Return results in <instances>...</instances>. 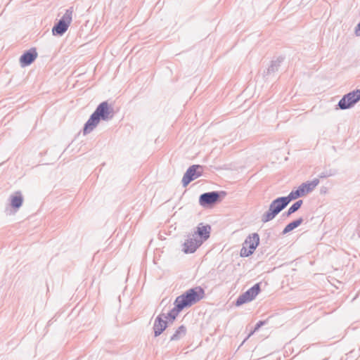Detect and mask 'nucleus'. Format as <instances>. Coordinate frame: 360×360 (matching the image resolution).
Here are the masks:
<instances>
[{
	"label": "nucleus",
	"instance_id": "f257e3e1",
	"mask_svg": "<svg viewBox=\"0 0 360 360\" xmlns=\"http://www.w3.org/2000/svg\"><path fill=\"white\" fill-rule=\"evenodd\" d=\"M113 117V108L108 101L101 103L95 111L90 115L89 120L84 124L83 134L84 135L91 132L98 125L100 120L108 121Z\"/></svg>",
	"mask_w": 360,
	"mask_h": 360
},
{
	"label": "nucleus",
	"instance_id": "f03ea898",
	"mask_svg": "<svg viewBox=\"0 0 360 360\" xmlns=\"http://www.w3.org/2000/svg\"><path fill=\"white\" fill-rule=\"evenodd\" d=\"M205 296V290L200 286H196L186 290L176 297V302H179L184 308L190 307L198 302Z\"/></svg>",
	"mask_w": 360,
	"mask_h": 360
},
{
	"label": "nucleus",
	"instance_id": "7ed1b4c3",
	"mask_svg": "<svg viewBox=\"0 0 360 360\" xmlns=\"http://www.w3.org/2000/svg\"><path fill=\"white\" fill-rule=\"evenodd\" d=\"M290 203L285 196L278 197L269 205V210L261 217V221L266 223L273 220Z\"/></svg>",
	"mask_w": 360,
	"mask_h": 360
},
{
	"label": "nucleus",
	"instance_id": "20e7f679",
	"mask_svg": "<svg viewBox=\"0 0 360 360\" xmlns=\"http://www.w3.org/2000/svg\"><path fill=\"white\" fill-rule=\"evenodd\" d=\"M73 8L70 7L65 11L62 18L53 25L52 34L53 36H62L68 30L72 19Z\"/></svg>",
	"mask_w": 360,
	"mask_h": 360
},
{
	"label": "nucleus",
	"instance_id": "39448f33",
	"mask_svg": "<svg viewBox=\"0 0 360 360\" xmlns=\"http://www.w3.org/2000/svg\"><path fill=\"white\" fill-rule=\"evenodd\" d=\"M226 195V191H210L201 194L199 197V204L205 208L212 207L219 202Z\"/></svg>",
	"mask_w": 360,
	"mask_h": 360
},
{
	"label": "nucleus",
	"instance_id": "423d86ee",
	"mask_svg": "<svg viewBox=\"0 0 360 360\" xmlns=\"http://www.w3.org/2000/svg\"><path fill=\"white\" fill-rule=\"evenodd\" d=\"M360 101V89H356L344 95L339 101L338 106L341 110H347L352 108Z\"/></svg>",
	"mask_w": 360,
	"mask_h": 360
},
{
	"label": "nucleus",
	"instance_id": "0eeeda50",
	"mask_svg": "<svg viewBox=\"0 0 360 360\" xmlns=\"http://www.w3.org/2000/svg\"><path fill=\"white\" fill-rule=\"evenodd\" d=\"M259 243V236L257 233L250 235L245 239L243 246L240 250L241 257H248L251 255Z\"/></svg>",
	"mask_w": 360,
	"mask_h": 360
},
{
	"label": "nucleus",
	"instance_id": "6e6552de",
	"mask_svg": "<svg viewBox=\"0 0 360 360\" xmlns=\"http://www.w3.org/2000/svg\"><path fill=\"white\" fill-rule=\"evenodd\" d=\"M261 291L260 283H256L247 291L239 295L235 302L236 307L253 300Z\"/></svg>",
	"mask_w": 360,
	"mask_h": 360
},
{
	"label": "nucleus",
	"instance_id": "1a4fd4ad",
	"mask_svg": "<svg viewBox=\"0 0 360 360\" xmlns=\"http://www.w3.org/2000/svg\"><path fill=\"white\" fill-rule=\"evenodd\" d=\"M202 174V166L200 165H193L189 167L184 176L181 182L184 187L187 186L192 181L201 176Z\"/></svg>",
	"mask_w": 360,
	"mask_h": 360
},
{
	"label": "nucleus",
	"instance_id": "9d476101",
	"mask_svg": "<svg viewBox=\"0 0 360 360\" xmlns=\"http://www.w3.org/2000/svg\"><path fill=\"white\" fill-rule=\"evenodd\" d=\"M202 244V240H198L191 234L188 236V238L183 244L182 251L186 254L193 253Z\"/></svg>",
	"mask_w": 360,
	"mask_h": 360
},
{
	"label": "nucleus",
	"instance_id": "9b49d317",
	"mask_svg": "<svg viewBox=\"0 0 360 360\" xmlns=\"http://www.w3.org/2000/svg\"><path fill=\"white\" fill-rule=\"evenodd\" d=\"M165 314L161 313L155 319L153 324L154 336L158 337L169 326L168 321H165L163 318Z\"/></svg>",
	"mask_w": 360,
	"mask_h": 360
},
{
	"label": "nucleus",
	"instance_id": "f8f14e48",
	"mask_svg": "<svg viewBox=\"0 0 360 360\" xmlns=\"http://www.w3.org/2000/svg\"><path fill=\"white\" fill-rule=\"evenodd\" d=\"M37 52L35 48H31L23 53L20 58V63L22 67L31 65L37 57Z\"/></svg>",
	"mask_w": 360,
	"mask_h": 360
},
{
	"label": "nucleus",
	"instance_id": "ddd939ff",
	"mask_svg": "<svg viewBox=\"0 0 360 360\" xmlns=\"http://www.w3.org/2000/svg\"><path fill=\"white\" fill-rule=\"evenodd\" d=\"M174 307L167 314H165L163 318L165 321H168V324L172 323L176 319L179 314L184 309L179 302H174Z\"/></svg>",
	"mask_w": 360,
	"mask_h": 360
},
{
	"label": "nucleus",
	"instance_id": "4468645a",
	"mask_svg": "<svg viewBox=\"0 0 360 360\" xmlns=\"http://www.w3.org/2000/svg\"><path fill=\"white\" fill-rule=\"evenodd\" d=\"M210 231L211 226L210 225L198 226L197 231H194L193 235L198 240H202V243L204 241H205L210 238Z\"/></svg>",
	"mask_w": 360,
	"mask_h": 360
},
{
	"label": "nucleus",
	"instance_id": "2eb2a0df",
	"mask_svg": "<svg viewBox=\"0 0 360 360\" xmlns=\"http://www.w3.org/2000/svg\"><path fill=\"white\" fill-rule=\"evenodd\" d=\"M11 206L14 210H18L22 205L23 197L20 191H16L14 195H11Z\"/></svg>",
	"mask_w": 360,
	"mask_h": 360
},
{
	"label": "nucleus",
	"instance_id": "dca6fc26",
	"mask_svg": "<svg viewBox=\"0 0 360 360\" xmlns=\"http://www.w3.org/2000/svg\"><path fill=\"white\" fill-rule=\"evenodd\" d=\"M307 194L303 186L301 184L296 190H292L287 196V199L290 202L292 200H296Z\"/></svg>",
	"mask_w": 360,
	"mask_h": 360
},
{
	"label": "nucleus",
	"instance_id": "f3484780",
	"mask_svg": "<svg viewBox=\"0 0 360 360\" xmlns=\"http://www.w3.org/2000/svg\"><path fill=\"white\" fill-rule=\"evenodd\" d=\"M303 221L304 220H303L302 217H300V218L290 222L283 229V230L282 231V234H283V235L287 234L288 233H289V232L292 231V230H294L295 229L297 228L300 225L302 224Z\"/></svg>",
	"mask_w": 360,
	"mask_h": 360
},
{
	"label": "nucleus",
	"instance_id": "a211bd4d",
	"mask_svg": "<svg viewBox=\"0 0 360 360\" xmlns=\"http://www.w3.org/2000/svg\"><path fill=\"white\" fill-rule=\"evenodd\" d=\"M186 327L184 325L180 326L170 337V341H177L184 338L186 334Z\"/></svg>",
	"mask_w": 360,
	"mask_h": 360
},
{
	"label": "nucleus",
	"instance_id": "6ab92c4d",
	"mask_svg": "<svg viewBox=\"0 0 360 360\" xmlns=\"http://www.w3.org/2000/svg\"><path fill=\"white\" fill-rule=\"evenodd\" d=\"M319 184V179L316 178L314 179L311 181H307L302 183V185L304 188L305 191L307 193L311 192Z\"/></svg>",
	"mask_w": 360,
	"mask_h": 360
},
{
	"label": "nucleus",
	"instance_id": "aec40b11",
	"mask_svg": "<svg viewBox=\"0 0 360 360\" xmlns=\"http://www.w3.org/2000/svg\"><path fill=\"white\" fill-rule=\"evenodd\" d=\"M283 60V58L279 57L276 60L271 61V65L267 69V74L269 75L278 71Z\"/></svg>",
	"mask_w": 360,
	"mask_h": 360
},
{
	"label": "nucleus",
	"instance_id": "412c9836",
	"mask_svg": "<svg viewBox=\"0 0 360 360\" xmlns=\"http://www.w3.org/2000/svg\"><path fill=\"white\" fill-rule=\"evenodd\" d=\"M337 173H338L337 169H330L325 170V171L322 172L321 173H320L319 174V178L324 179V178L330 177L332 176H335V174H337Z\"/></svg>",
	"mask_w": 360,
	"mask_h": 360
},
{
	"label": "nucleus",
	"instance_id": "4be33fe9",
	"mask_svg": "<svg viewBox=\"0 0 360 360\" xmlns=\"http://www.w3.org/2000/svg\"><path fill=\"white\" fill-rule=\"evenodd\" d=\"M303 204V200H299L297 201H296L295 203H293L290 207V208L294 212H297L302 206V205Z\"/></svg>",
	"mask_w": 360,
	"mask_h": 360
},
{
	"label": "nucleus",
	"instance_id": "5701e85b",
	"mask_svg": "<svg viewBox=\"0 0 360 360\" xmlns=\"http://www.w3.org/2000/svg\"><path fill=\"white\" fill-rule=\"evenodd\" d=\"M266 323V321H258L255 326V328L252 331H251V333L249 334L248 337H250L251 335H252L255 332H256L257 330H258L262 326L265 325Z\"/></svg>",
	"mask_w": 360,
	"mask_h": 360
},
{
	"label": "nucleus",
	"instance_id": "b1692460",
	"mask_svg": "<svg viewBox=\"0 0 360 360\" xmlns=\"http://www.w3.org/2000/svg\"><path fill=\"white\" fill-rule=\"evenodd\" d=\"M355 34L356 36H360V22L358 23L355 28Z\"/></svg>",
	"mask_w": 360,
	"mask_h": 360
},
{
	"label": "nucleus",
	"instance_id": "393cba45",
	"mask_svg": "<svg viewBox=\"0 0 360 360\" xmlns=\"http://www.w3.org/2000/svg\"><path fill=\"white\" fill-rule=\"evenodd\" d=\"M294 212L289 207L288 211L285 212L283 215L285 216V217H289L292 214H293Z\"/></svg>",
	"mask_w": 360,
	"mask_h": 360
},
{
	"label": "nucleus",
	"instance_id": "a878e982",
	"mask_svg": "<svg viewBox=\"0 0 360 360\" xmlns=\"http://www.w3.org/2000/svg\"><path fill=\"white\" fill-rule=\"evenodd\" d=\"M294 212L289 207L288 211L285 212L283 215L285 216V217H289L292 214H293Z\"/></svg>",
	"mask_w": 360,
	"mask_h": 360
}]
</instances>
